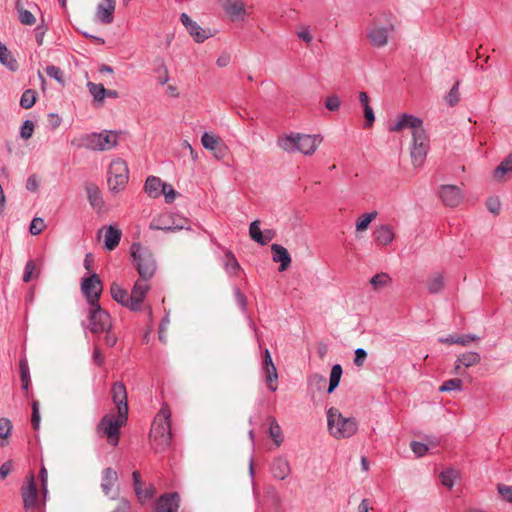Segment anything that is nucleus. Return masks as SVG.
Masks as SVG:
<instances>
[{
	"mask_svg": "<svg viewBox=\"0 0 512 512\" xmlns=\"http://www.w3.org/2000/svg\"><path fill=\"white\" fill-rule=\"evenodd\" d=\"M172 440L171 411L165 404L154 418L150 430V443L156 452L166 450Z\"/></svg>",
	"mask_w": 512,
	"mask_h": 512,
	"instance_id": "nucleus-1",
	"label": "nucleus"
},
{
	"mask_svg": "<svg viewBox=\"0 0 512 512\" xmlns=\"http://www.w3.org/2000/svg\"><path fill=\"white\" fill-rule=\"evenodd\" d=\"M322 137L319 134H307L291 131L278 137V146L286 152H301L311 155L321 143Z\"/></svg>",
	"mask_w": 512,
	"mask_h": 512,
	"instance_id": "nucleus-2",
	"label": "nucleus"
},
{
	"mask_svg": "<svg viewBox=\"0 0 512 512\" xmlns=\"http://www.w3.org/2000/svg\"><path fill=\"white\" fill-rule=\"evenodd\" d=\"M119 134L117 130H99L87 133L72 143L78 147H84L93 151L110 150L118 143Z\"/></svg>",
	"mask_w": 512,
	"mask_h": 512,
	"instance_id": "nucleus-3",
	"label": "nucleus"
},
{
	"mask_svg": "<svg viewBox=\"0 0 512 512\" xmlns=\"http://www.w3.org/2000/svg\"><path fill=\"white\" fill-rule=\"evenodd\" d=\"M327 427L328 432L335 439L352 437L358 430L355 418L344 417L335 407H330L327 410Z\"/></svg>",
	"mask_w": 512,
	"mask_h": 512,
	"instance_id": "nucleus-4",
	"label": "nucleus"
},
{
	"mask_svg": "<svg viewBox=\"0 0 512 512\" xmlns=\"http://www.w3.org/2000/svg\"><path fill=\"white\" fill-rule=\"evenodd\" d=\"M130 249L140 278L144 281L150 280L156 271L153 254L149 249L137 243H133Z\"/></svg>",
	"mask_w": 512,
	"mask_h": 512,
	"instance_id": "nucleus-5",
	"label": "nucleus"
},
{
	"mask_svg": "<svg viewBox=\"0 0 512 512\" xmlns=\"http://www.w3.org/2000/svg\"><path fill=\"white\" fill-rule=\"evenodd\" d=\"M128 416L105 414L97 425V433L100 437H106L109 444L116 446L119 443L120 428L127 422Z\"/></svg>",
	"mask_w": 512,
	"mask_h": 512,
	"instance_id": "nucleus-6",
	"label": "nucleus"
},
{
	"mask_svg": "<svg viewBox=\"0 0 512 512\" xmlns=\"http://www.w3.org/2000/svg\"><path fill=\"white\" fill-rule=\"evenodd\" d=\"M430 147V139L426 130H412L410 155L415 168L423 165Z\"/></svg>",
	"mask_w": 512,
	"mask_h": 512,
	"instance_id": "nucleus-7",
	"label": "nucleus"
},
{
	"mask_svg": "<svg viewBox=\"0 0 512 512\" xmlns=\"http://www.w3.org/2000/svg\"><path fill=\"white\" fill-rule=\"evenodd\" d=\"M129 180L127 163L116 158L111 161L108 169V185L111 191L118 193L126 187Z\"/></svg>",
	"mask_w": 512,
	"mask_h": 512,
	"instance_id": "nucleus-8",
	"label": "nucleus"
},
{
	"mask_svg": "<svg viewBox=\"0 0 512 512\" xmlns=\"http://www.w3.org/2000/svg\"><path fill=\"white\" fill-rule=\"evenodd\" d=\"M187 223V219H181L175 214L162 213L152 219L149 228L152 230L174 232L182 229H190Z\"/></svg>",
	"mask_w": 512,
	"mask_h": 512,
	"instance_id": "nucleus-9",
	"label": "nucleus"
},
{
	"mask_svg": "<svg viewBox=\"0 0 512 512\" xmlns=\"http://www.w3.org/2000/svg\"><path fill=\"white\" fill-rule=\"evenodd\" d=\"M393 31L392 22L382 25L378 19H375L367 30V38L373 47L381 48L388 43L389 34Z\"/></svg>",
	"mask_w": 512,
	"mask_h": 512,
	"instance_id": "nucleus-10",
	"label": "nucleus"
},
{
	"mask_svg": "<svg viewBox=\"0 0 512 512\" xmlns=\"http://www.w3.org/2000/svg\"><path fill=\"white\" fill-rule=\"evenodd\" d=\"M89 320L92 333L99 334L111 329L112 322L108 312L98 304L90 305Z\"/></svg>",
	"mask_w": 512,
	"mask_h": 512,
	"instance_id": "nucleus-11",
	"label": "nucleus"
},
{
	"mask_svg": "<svg viewBox=\"0 0 512 512\" xmlns=\"http://www.w3.org/2000/svg\"><path fill=\"white\" fill-rule=\"evenodd\" d=\"M102 289V282L96 273L90 275L89 277L83 278L81 282L82 293L86 297L89 305H96L99 303Z\"/></svg>",
	"mask_w": 512,
	"mask_h": 512,
	"instance_id": "nucleus-12",
	"label": "nucleus"
},
{
	"mask_svg": "<svg viewBox=\"0 0 512 512\" xmlns=\"http://www.w3.org/2000/svg\"><path fill=\"white\" fill-rule=\"evenodd\" d=\"M203 147L211 151L215 158L221 160L228 154V147L224 141L213 132H205L201 137Z\"/></svg>",
	"mask_w": 512,
	"mask_h": 512,
	"instance_id": "nucleus-13",
	"label": "nucleus"
},
{
	"mask_svg": "<svg viewBox=\"0 0 512 512\" xmlns=\"http://www.w3.org/2000/svg\"><path fill=\"white\" fill-rule=\"evenodd\" d=\"M262 370L264 373V381L268 389L275 392L277 390L276 382L278 380V372L268 349H265L263 352Z\"/></svg>",
	"mask_w": 512,
	"mask_h": 512,
	"instance_id": "nucleus-14",
	"label": "nucleus"
},
{
	"mask_svg": "<svg viewBox=\"0 0 512 512\" xmlns=\"http://www.w3.org/2000/svg\"><path fill=\"white\" fill-rule=\"evenodd\" d=\"M112 401L117 408V413L121 415V418L128 416V396L126 386L122 382H115L111 387Z\"/></svg>",
	"mask_w": 512,
	"mask_h": 512,
	"instance_id": "nucleus-15",
	"label": "nucleus"
},
{
	"mask_svg": "<svg viewBox=\"0 0 512 512\" xmlns=\"http://www.w3.org/2000/svg\"><path fill=\"white\" fill-rule=\"evenodd\" d=\"M150 290V285L143 279L137 280L129 294L128 309L131 311L141 310L142 303Z\"/></svg>",
	"mask_w": 512,
	"mask_h": 512,
	"instance_id": "nucleus-16",
	"label": "nucleus"
},
{
	"mask_svg": "<svg viewBox=\"0 0 512 512\" xmlns=\"http://www.w3.org/2000/svg\"><path fill=\"white\" fill-rule=\"evenodd\" d=\"M181 23L197 43H202L212 36L210 30L203 29L193 21L186 13L180 15Z\"/></svg>",
	"mask_w": 512,
	"mask_h": 512,
	"instance_id": "nucleus-17",
	"label": "nucleus"
},
{
	"mask_svg": "<svg viewBox=\"0 0 512 512\" xmlns=\"http://www.w3.org/2000/svg\"><path fill=\"white\" fill-rule=\"evenodd\" d=\"M180 506L179 494L167 493L159 497L155 504L154 512H178Z\"/></svg>",
	"mask_w": 512,
	"mask_h": 512,
	"instance_id": "nucleus-18",
	"label": "nucleus"
},
{
	"mask_svg": "<svg viewBox=\"0 0 512 512\" xmlns=\"http://www.w3.org/2000/svg\"><path fill=\"white\" fill-rule=\"evenodd\" d=\"M440 197L443 203L449 207L458 206L463 199L460 188L454 185L442 186L440 189Z\"/></svg>",
	"mask_w": 512,
	"mask_h": 512,
	"instance_id": "nucleus-19",
	"label": "nucleus"
},
{
	"mask_svg": "<svg viewBox=\"0 0 512 512\" xmlns=\"http://www.w3.org/2000/svg\"><path fill=\"white\" fill-rule=\"evenodd\" d=\"M116 0H103L96 9V19L102 24H111L114 20Z\"/></svg>",
	"mask_w": 512,
	"mask_h": 512,
	"instance_id": "nucleus-20",
	"label": "nucleus"
},
{
	"mask_svg": "<svg viewBox=\"0 0 512 512\" xmlns=\"http://www.w3.org/2000/svg\"><path fill=\"white\" fill-rule=\"evenodd\" d=\"M222 7L231 21L244 20L246 10L242 0H222Z\"/></svg>",
	"mask_w": 512,
	"mask_h": 512,
	"instance_id": "nucleus-21",
	"label": "nucleus"
},
{
	"mask_svg": "<svg viewBox=\"0 0 512 512\" xmlns=\"http://www.w3.org/2000/svg\"><path fill=\"white\" fill-rule=\"evenodd\" d=\"M249 235L252 240L260 245H266L275 237V232L272 229L262 231L260 229V222L255 220L250 223Z\"/></svg>",
	"mask_w": 512,
	"mask_h": 512,
	"instance_id": "nucleus-22",
	"label": "nucleus"
},
{
	"mask_svg": "<svg viewBox=\"0 0 512 512\" xmlns=\"http://www.w3.org/2000/svg\"><path fill=\"white\" fill-rule=\"evenodd\" d=\"M273 477L277 480H285L291 474V466L286 457L279 456L273 459L270 467Z\"/></svg>",
	"mask_w": 512,
	"mask_h": 512,
	"instance_id": "nucleus-23",
	"label": "nucleus"
},
{
	"mask_svg": "<svg viewBox=\"0 0 512 512\" xmlns=\"http://www.w3.org/2000/svg\"><path fill=\"white\" fill-rule=\"evenodd\" d=\"M22 497L26 509H32L37 506L38 493L33 476H30L22 487Z\"/></svg>",
	"mask_w": 512,
	"mask_h": 512,
	"instance_id": "nucleus-24",
	"label": "nucleus"
},
{
	"mask_svg": "<svg viewBox=\"0 0 512 512\" xmlns=\"http://www.w3.org/2000/svg\"><path fill=\"white\" fill-rule=\"evenodd\" d=\"M481 361V356L478 352L475 351H468L461 355H459L455 361L454 366V373L460 374L461 367L470 368L477 364H479Z\"/></svg>",
	"mask_w": 512,
	"mask_h": 512,
	"instance_id": "nucleus-25",
	"label": "nucleus"
},
{
	"mask_svg": "<svg viewBox=\"0 0 512 512\" xmlns=\"http://www.w3.org/2000/svg\"><path fill=\"white\" fill-rule=\"evenodd\" d=\"M118 482V473L111 467L105 468L101 473V489L106 496H109Z\"/></svg>",
	"mask_w": 512,
	"mask_h": 512,
	"instance_id": "nucleus-26",
	"label": "nucleus"
},
{
	"mask_svg": "<svg viewBox=\"0 0 512 512\" xmlns=\"http://www.w3.org/2000/svg\"><path fill=\"white\" fill-rule=\"evenodd\" d=\"M493 178L497 182H504L512 178V153L503 159L495 168Z\"/></svg>",
	"mask_w": 512,
	"mask_h": 512,
	"instance_id": "nucleus-27",
	"label": "nucleus"
},
{
	"mask_svg": "<svg viewBox=\"0 0 512 512\" xmlns=\"http://www.w3.org/2000/svg\"><path fill=\"white\" fill-rule=\"evenodd\" d=\"M271 250L273 253V261L279 262V271H285L291 264V257L287 249L279 244H272Z\"/></svg>",
	"mask_w": 512,
	"mask_h": 512,
	"instance_id": "nucleus-28",
	"label": "nucleus"
},
{
	"mask_svg": "<svg viewBox=\"0 0 512 512\" xmlns=\"http://www.w3.org/2000/svg\"><path fill=\"white\" fill-rule=\"evenodd\" d=\"M423 120L411 114L402 113L390 128H422Z\"/></svg>",
	"mask_w": 512,
	"mask_h": 512,
	"instance_id": "nucleus-29",
	"label": "nucleus"
},
{
	"mask_svg": "<svg viewBox=\"0 0 512 512\" xmlns=\"http://www.w3.org/2000/svg\"><path fill=\"white\" fill-rule=\"evenodd\" d=\"M0 63L5 66L8 70L15 72L19 68V64L11 51L6 47L5 44L0 42Z\"/></svg>",
	"mask_w": 512,
	"mask_h": 512,
	"instance_id": "nucleus-30",
	"label": "nucleus"
},
{
	"mask_svg": "<svg viewBox=\"0 0 512 512\" xmlns=\"http://www.w3.org/2000/svg\"><path fill=\"white\" fill-rule=\"evenodd\" d=\"M394 232L390 225H381L375 231V241L381 245L386 246L394 240Z\"/></svg>",
	"mask_w": 512,
	"mask_h": 512,
	"instance_id": "nucleus-31",
	"label": "nucleus"
},
{
	"mask_svg": "<svg viewBox=\"0 0 512 512\" xmlns=\"http://www.w3.org/2000/svg\"><path fill=\"white\" fill-rule=\"evenodd\" d=\"M121 239V231L114 226L110 225L105 231V247L107 250H114Z\"/></svg>",
	"mask_w": 512,
	"mask_h": 512,
	"instance_id": "nucleus-32",
	"label": "nucleus"
},
{
	"mask_svg": "<svg viewBox=\"0 0 512 512\" xmlns=\"http://www.w3.org/2000/svg\"><path fill=\"white\" fill-rule=\"evenodd\" d=\"M110 294L114 301L128 309L129 293L127 292L126 289L121 287L118 283L114 282L111 284Z\"/></svg>",
	"mask_w": 512,
	"mask_h": 512,
	"instance_id": "nucleus-33",
	"label": "nucleus"
},
{
	"mask_svg": "<svg viewBox=\"0 0 512 512\" xmlns=\"http://www.w3.org/2000/svg\"><path fill=\"white\" fill-rule=\"evenodd\" d=\"M165 183H162L160 178L149 176L145 182V191L152 198H157L161 195V190Z\"/></svg>",
	"mask_w": 512,
	"mask_h": 512,
	"instance_id": "nucleus-34",
	"label": "nucleus"
},
{
	"mask_svg": "<svg viewBox=\"0 0 512 512\" xmlns=\"http://www.w3.org/2000/svg\"><path fill=\"white\" fill-rule=\"evenodd\" d=\"M370 284L373 290L378 292L389 287L392 284V279L387 273L381 272L377 273L370 279Z\"/></svg>",
	"mask_w": 512,
	"mask_h": 512,
	"instance_id": "nucleus-35",
	"label": "nucleus"
},
{
	"mask_svg": "<svg viewBox=\"0 0 512 512\" xmlns=\"http://www.w3.org/2000/svg\"><path fill=\"white\" fill-rule=\"evenodd\" d=\"M132 480H133L134 491H135L138 501L141 504H144L147 501H149L148 493L142 492V481H141V474L139 471H133Z\"/></svg>",
	"mask_w": 512,
	"mask_h": 512,
	"instance_id": "nucleus-36",
	"label": "nucleus"
},
{
	"mask_svg": "<svg viewBox=\"0 0 512 512\" xmlns=\"http://www.w3.org/2000/svg\"><path fill=\"white\" fill-rule=\"evenodd\" d=\"M426 287L431 294L440 292L444 288V277L441 273L432 274L426 281Z\"/></svg>",
	"mask_w": 512,
	"mask_h": 512,
	"instance_id": "nucleus-37",
	"label": "nucleus"
},
{
	"mask_svg": "<svg viewBox=\"0 0 512 512\" xmlns=\"http://www.w3.org/2000/svg\"><path fill=\"white\" fill-rule=\"evenodd\" d=\"M87 195L91 206L100 211L104 206V201L99 189L94 185H90L87 187Z\"/></svg>",
	"mask_w": 512,
	"mask_h": 512,
	"instance_id": "nucleus-38",
	"label": "nucleus"
},
{
	"mask_svg": "<svg viewBox=\"0 0 512 512\" xmlns=\"http://www.w3.org/2000/svg\"><path fill=\"white\" fill-rule=\"evenodd\" d=\"M223 263L224 268L229 275L235 276L238 274L240 265L232 252L227 251L225 253Z\"/></svg>",
	"mask_w": 512,
	"mask_h": 512,
	"instance_id": "nucleus-39",
	"label": "nucleus"
},
{
	"mask_svg": "<svg viewBox=\"0 0 512 512\" xmlns=\"http://www.w3.org/2000/svg\"><path fill=\"white\" fill-rule=\"evenodd\" d=\"M342 367L340 364H335L332 366L331 372H330V379H329V387H328V393H332L337 386L339 385L341 376H342Z\"/></svg>",
	"mask_w": 512,
	"mask_h": 512,
	"instance_id": "nucleus-40",
	"label": "nucleus"
},
{
	"mask_svg": "<svg viewBox=\"0 0 512 512\" xmlns=\"http://www.w3.org/2000/svg\"><path fill=\"white\" fill-rule=\"evenodd\" d=\"M37 99V92L33 89H27L23 92L20 98V106L24 109L31 108Z\"/></svg>",
	"mask_w": 512,
	"mask_h": 512,
	"instance_id": "nucleus-41",
	"label": "nucleus"
},
{
	"mask_svg": "<svg viewBox=\"0 0 512 512\" xmlns=\"http://www.w3.org/2000/svg\"><path fill=\"white\" fill-rule=\"evenodd\" d=\"M269 434H270V437L272 438V440L274 441V443L277 446H280L284 439H283L281 427L274 418H272L270 421Z\"/></svg>",
	"mask_w": 512,
	"mask_h": 512,
	"instance_id": "nucleus-42",
	"label": "nucleus"
},
{
	"mask_svg": "<svg viewBox=\"0 0 512 512\" xmlns=\"http://www.w3.org/2000/svg\"><path fill=\"white\" fill-rule=\"evenodd\" d=\"M87 86L94 100L102 101L106 97L107 89H105V87L102 84L88 82Z\"/></svg>",
	"mask_w": 512,
	"mask_h": 512,
	"instance_id": "nucleus-43",
	"label": "nucleus"
},
{
	"mask_svg": "<svg viewBox=\"0 0 512 512\" xmlns=\"http://www.w3.org/2000/svg\"><path fill=\"white\" fill-rule=\"evenodd\" d=\"M377 212L373 211L370 213L363 214L356 221V230L364 231L368 228L369 224L376 218Z\"/></svg>",
	"mask_w": 512,
	"mask_h": 512,
	"instance_id": "nucleus-44",
	"label": "nucleus"
},
{
	"mask_svg": "<svg viewBox=\"0 0 512 512\" xmlns=\"http://www.w3.org/2000/svg\"><path fill=\"white\" fill-rule=\"evenodd\" d=\"M458 477V472L454 469H449L443 471L440 474L441 483L447 488H452L456 478Z\"/></svg>",
	"mask_w": 512,
	"mask_h": 512,
	"instance_id": "nucleus-45",
	"label": "nucleus"
},
{
	"mask_svg": "<svg viewBox=\"0 0 512 512\" xmlns=\"http://www.w3.org/2000/svg\"><path fill=\"white\" fill-rule=\"evenodd\" d=\"M462 380L459 379V378H454V379H450V380H447L445 381L439 388V391L440 392H450V391H454V390H461L462 388Z\"/></svg>",
	"mask_w": 512,
	"mask_h": 512,
	"instance_id": "nucleus-46",
	"label": "nucleus"
},
{
	"mask_svg": "<svg viewBox=\"0 0 512 512\" xmlns=\"http://www.w3.org/2000/svg\"><path fill=\"white\" fill-rule=\"evenodd\" d=\"M460 100V93H459V82L457 81L454 86L451 88L449 93L445 97L446 103L453 107L455 106Z\"/></svg>",
	"mask_w": 512,
	"mask_h": 512,
	"instance_id": "nucleus-47",
	"label": "nucleus"
},
{
	"mask_svg": "<svg viewBox=\"0 0 512 512\" xmlns=\"http://www.w3.org/2000/svg\"><path fill=\"white\" fill-rule=\"evenodd\" d=\"M45 227H46V224H45L44 220L40 217H35L31 221L29 231L32 235H39L40 233H42V231L45 229Z\"/></svg>",
	"mask_w": 512,
	"mask_h": 512,
	"instance_id": "nucleus-48",
	"label": "nucleus"
},
{
	"mask_svg": "<svg viewBox=\"0 0 512 512\" xmlns=\"http://www.w3.org/2000/svg\"><path fill=\"white\" fill-rule=\"evenodd\" d=\"M46 73L49 77L55 79L58 83L64 84L63 73L61 69L55 65L46 67Z\"/></svg>",
	"mask_w": 512,
	"mask_h": 512,
	"instance_id": "nucleus-49",
	"label": "nucleus"
},
{
	"mask_svg": "<svg viewBox=\"0 0 512 512\" xmlns=\"http://www.w3.org/2000/svg\"><path fill=\"white\" fill-rule=\"evenodd\" d=\"M329 111H337L340 108L341 100L337 95H330L325 99L324 103Z\"/></svg>",
	"mask_w": 512,
	"mask_h": 512,
	"instance_id": "nucleus-50",
	"label": "nucleus"
},
{
	"mask_svg": "<svg viewBox=\"0 0 512 512\" xmlns=\"http://www.w3.org/2000/svg\"><path fill=\"white\" fill-rule=\"evenodd\" d=\"M19 20L24 25H33L36 22L34 15L26 9H18Z\"/></svg>",
	"mask_w": 512,
	"mask_h": 512,
	"instance_id": "nucleus-51",
	"label": "nucleus"
},
{
	"mask_svg": "<svg viewBox=\"0 0 512 512\" xmlns=\"http://www.w3.org/2000/svg\"><path fill=\"white\" fill-rule=\"evenodd\" d=\"M411 450L417 457H422L428 451V446L424 443L412 441L410 444Z\"/></svg>",
	"mask_w": 512,
	"mask_h": 512,
	"instance_id": "nucleus-52",
	"label": "nucleus"
},
{
	"mask_svg": "<svg viewBox=\"0 0 512 512\" xmlns=\"http://www.w3.org/2000/svg\"><path fill=\"white\" fill-rule=\"evenodd\" d=\"M20 372H21L22 387L24 390H28V387L30 384L29 369H28V366L24 362L20 363Z\"/></svg>",
	"mask_w": 512,
	"mask_h": 512,
	"instance_id": "nucleus-53",
	"label": "nucleus"
},
{
	"mask_svg": "<svg viewBox=\"0 0 512 512\" xmlns=\"http://www.w3.org/2000/svg\"><path fill=\"white\" fill-rule=\"evenodd\" d=\"M11 422L6 418L0 419V438H7L11 432Z\"/></svg>",
	"mask_w": 512,
	"mask_h": 512,
	"instance_id": "nucleus-54",
	"label": "nucleus"
},
{
	"mask_svg": "<svg viewBox=\"0 0 512 512\" xmlns=\"http://www.w3.org/2000/svg\"><path fill=\"white\" fill-rule=\"evenodd\" d=\"M161 194H164L167 203L173 202L176 198V191L171 185L166 183L161 190Z\"/></svg>",
	"mask_w": 512,
	"mask_h": 512,
	"instance_id": "nucleus-55",
	"label": "nucleus"
},
{
	"mask_svg": "<svg viewBox=\"0 0 512 512\" xmlns=\"http://www.w3.org/2000/svg\"><path fill=\"white\" fill-rule=\"evenodd\" d=\"M35 270H36L35 262L33 260H29L25 266L23 281L26 283L29 282L32 279L33 273L35 272Z\"/></svg>",
	"mask_w": 512,
	"mask_h": 512,
	"instance_id": "nucleus-56",
	"label": "nucleus"
},
{
	"mask_svg": "<svg viewBox=\"0 0 512 512\" xmlns=\"http://www.w3.org/2000/svg\"><path fill=\"white\" fill-rule=\"evenodd\" d=\"M367 358V352L363 348H357L355 350L354 364L357 367H362Z\"/></svg>",
	"mask_w": 512,
	"mask_h": 512,
	"instance_id": "nucleus-57",
	"label": "nucleus"
},
{
	"mask_svg": "<svg viewBox=\"0 0 512 512\" xmlns=\"http://www.w3.org/2000/svg\"><path fill=\"white\" fill-rule=\"evenodd\" d=\"M92 359L93 362L100 367L103 366L105 363L104 355L102 354V351L98 345H94Z\"/></svg>",
	"mask_w": 512,
	"mask_h": 512,
	"instance_id": "nucleus-58",
	"label": "nucleus"
},
{
	"mask_svg": "<svg viewBox=\"0 0 512 512\" xmlns=\"http://www.w3.org/2000/svg\"><path fill=\"white\" fill-rule=\"evenodd\" d=\"M487 208L490 212L498 214L501 208L500 200L496 197H491L487 200Z\"/></svg>",
	"mask_w": 512,
	"mask_h": 512,
	"instance_id": "nucleus-59",
	"label": "nucleus"
},
{
	"mask_svg": "<svg viewBox=\"0 0 512 512\" xmlns=\"http://www.w3.org/2000/svg\"><path fill=\"white\" fill-rule=\"evenodd\" d=\"M308 383L311 384V385H315L317 386L318 388H321L325 385L326 383V378L323 377L322 375L320 374H312L308 377Z\"/></svg>",
	"mask_w": 512,
	"mask_h": 512,
	"instance_id": "nucleus-60",
	"label": "nucleus"
},
{
	"mask_svg": "<svg viewBox=\"0 0 512 512\" xmlns=\"http://www.w3.org/2000/svg\"><path fill=\"white\" fill-rule=\"evenodd\" d=\"M480 338L474 334H467L464 336H457V344L468 346L472 341H478Z\"/></svg>",
	"mask_w": 512,
	"mask_h": 512,
	"instance_id": "nucleus-61",
	"label": "nucleus"
},
{
	"mask_svg": "<svg viewBox=\"0 0 512 512\" xmlns=\"http://www.w3.org/2000/svg\"><path fill=\"white\" fill-rule=\"evenodd\" d=\"M131 504L126 498H121L112 512H130Z\"/></svg>",
	"mask_w": 512,
	"mask_h": 512,
	"instance_id": "nucleus-62",
	"label": "nucleus"
},
{
	"mask_svg": "<svg viewBox=\"0 0 512 512\" xmlns=\"http://www.w3.org/2000/svg\"><path fill=\"white\" fill-rule=\"evenodd\" d=\"M62 119L56 113H50L47 116V123L51 128H57L61 125Z\"/></svg>",
	"mask_w": 512,
	"mask_h": 512,
	"instance_id": "nucleus-63",
	"label": "nucleus"
},
{
	"mask_svg": "<svg viewBox=\"0 0 512 512\" xmlns=\"http://www.w3.org/2000/svg\"><path fill=\"white\" fill-rule=\"evenodd\" d=\"M499 493L503 496V498L512 503V487L509 486H499Z\"/></svg>",
	"mask_w": 512,
	"mask_h": 512,
	"instance_id": "nucleus-64",
	"label": "nucleus"
}]
</instances>
